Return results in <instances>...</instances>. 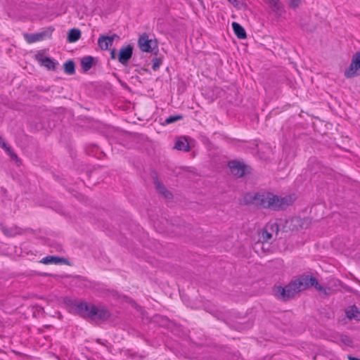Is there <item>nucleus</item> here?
<instances>
[{
    "mask_svg": "<svg viewBox=\"0 0 360 360\" xmlns=\"http://www.w3.org/2000/svg\"><path fill=\"white\" fill-rule=\"evenodd\" d=\"M344 75L347 79L360 75V51L353 55L351 63L345 70Z\"/></svg>",
    "mask_w": 360,
    "mask_h": 360,
    "instance_id": "6",
    "label": "nucleus"
},
{
    "mask_svg": "<svg viewBox=\"0 0 360 360\" xmlns=\"http://www.w3.org/2000/svg\"><path fill=\"white\" fill-rule=\"evenodd\" d=\"M227 165L230 169L231 174L237 178H241L245 174L251 173V168L250 166L237 160L228 162Z\"/></svg>",
    "mask_w": 360,
    "mask_h": 360,
    "instance_id": "5",
    "label": "nucleus"
},
{
    "mask_svg": "<svg viewBox=\"0 0 360 360\" xmlns=\"http://www.w3.org/2000/svg\"><path fill=\"white\" fill-rule=\"evenodd\" d=\"M345 315L349 320L356 321L360 313V309L355 304L350 305L345 309Z\"/></svg>",
    "mask_w": 360,
    "mask_h": 360,
    "instance_id": "14",
    "label": "nucleus"
},
{
    "mask_svg": "<svg viewBox=\"0 0 360 360\" xmlns=\"http://www.w3.org/2000/svg\"><path fill=\"white\" fill-rule=\"evenodd\" d=\"M154 184H155V187H156V188H157L158 191L160 193H161L162 192H163V191H165V188H166L165 187V186H164L161 182H160V181H158V179H156L155 180Z\"/></svg>",
    "mask_w": 360,
    "mask_h": 360,
    "instance_id": "27",
    "label": "nucleus"
},
{
    "mask_svg": "<svg viewBox=\"0 0 360 360\" xmlns=\"http://www.w3.org/2000/svg\"><path fill=\"white\" fill-rule=\"evenodd\" d=\"M82 35V32L78 28H72L70 29L67 35V41L69 43H75L77 41Z\"/></svg>",
    "mask_w": 360,
    "mask_h": 360,
    "instance_id": "17",
    "label": "nucleus"
},
{
    "mask_svg": "<svg viewBox=\"0 0 360 360\" xmlns=\"http://www.w3.org/2000/svg\"><path fill=\"white\" fill-rule=\"evenodd\" d=\"M315 283H312V287H314L315 289L319 292L322 291L323 290V288L322 285H321L319 283V281L316 278V281H315Z\"/></svg>",
    "mask_w": 360,
    "mask_h": 360,
    "instance_id": "29",
    "label": "nucleus"
},
{
    "mask_svg": "<svg viewBox=\"0 0 360 360\" xmlns=\"http://www.w3.org/2000/svg\"><path fill=\"white\" fill-rule=\"evenodd\" d=\"M96 62V58L91 56H86L81 59L80 63L84 72L89 71Z\"/></svg>",
    "mask_w": 360,
    "mask_h": 360,
    "instance_id": "16",
    "label": "nucleus"
},
{
    "mask_svg": "<svg viewBox=\"0 0 360 360\" xmlns=\"http://www.w3.org/2000/svg\"><path fill=\"white\" fill-rule=\"evenodd\" d=\"M0 227L4 234L8 237H14L16 235H20L22 233L20 231H18L19 228L18 226L8 228L4 226L3 224H1Z\"/></svg>",
    "mask_w": 360,
    "mask_h": 360,
    "instance_id": "19",
    "label": "nucleus"
},
{
    "mask_svg": "<svg viewBox=\"0 0 360 360\" xmlns=\"http://www.w3.org/2000/svg\"><path fill=\"white\" fill-rule=\"evenodd\" d=\"M324 316L327 319H331V315H330V312H325L324 313Z\"/></svg>",
    "mask_w": 360,
    "mask_h": 360,
    "instance_id": "37",
    "label": "nucleus"
},
{
    "mask_svg": "<svg viewBox=\"0 0 360 360\" xmlns=\"http://www.w3.org/2000/svg\"><path fill=\"white\" fill-rule=\"evenodd\" d=\"M302 0H288V7L292 9H296L300 6Z\"/></svg>",
    "mask_w": 360,
    "mask_h": 360,
    "instance_id": "25",
    "label": "nucleus"
},
{
    "mask_svg": "<svg viewBox=\"0 0 360 360\" xmlns=\"http://www.w3.org/2000/svg\"><path fill=\"white\" fill-rule=\"evenodd\" d=\"M138 45L143 52L152 53L157 56L159 51L157 41L149 39L147 33H143L139 37Z\"/></svg>",
    "mask_w": 360,
    "mask_h": 360,
    "instance_id": "4",
    "label": "nucleus"
},
{
    "mask_svg": "<svg viewBox=\"0 0 360 360\" xmlns=\"http://www.w3.org/2000/svg\"><path fill=\"white\" fill-rule=\"evenodd\" d=\"M174 148L187 152L190 150L191 148L187 139L185 136H181L176 140Z\"/></svg>",
    "mask_w": 360,
    "mask_h": 360,
    "instance_id": "15",
    "label": "nucleus"
},
{
    "mask_svg": "<svg viewBox=\"0 0 360 360\" xmlns=\"http://www.w3.org/2000/svg\"><path fill=\"white\" fill-rule=\"evenodd\" d=\"M243 200L244 205H255L274 211L285 210L292 203L290 196L280 197L271 192L247 193Z\"/></svg>",
    "mask_w": 360,
    "mask_h": 360,
    "instance_id": "1",
    "label": "nucleus"
},
{
    "mask_svg": "<svg viewBox=\"0 0 360 360\" xmlns=\"http://www.w3.org/2000/svg\"><path fill=\"white\" fill-rule=\"evenodd\" d=\"M40 263H42L44 264H69V261L64 258V257H58V256H53V255H48L44 258L41 259V260L40 261Z\"/></svg>",
    "mask_w": 360,
    "mask_h": 360,
    "instance_id": "12",
    "label": "nucleus"
},
{
    "mask_svg": "<svg viewBox=\"0 0 360 360\" xmlns=\"http://www.w3.org/2000/svg\"><path fill=\"white\" fill-rule=\"evenodd\" d=\"M134 47L131 44L122 46L117 54L118 61L123 65H127L132 57Z\"/></svg>",
    "mask_w": 360,
    "mask_h": 360,
    "instance_id": "9",
    "label": "nucleus"
},
{
    "mask_svg": "<svg viewBox=\"0 0 360 360\" xmlns=\"http://www.w3.org/2000/svg\"><path fill=\"white\" fill-rule=\"evenodd\" d=\"M300 25L301 28L303 30L308 32H313L316 29V27L313 23H310L308 22L301 21Z\"/></svg>",
    "mask_w": 360,
    "mask_h": 360,
    "instance_id": "23",
    "label": "nucleus"
},
{
    "mask_svg": "<svg viewBox=\"0 0 360 360\" xmlns=\"http://www.w3.org/2000/svg\"><path fill=\"white\" fill-rule=\"evenodd\" d=\"M110 58L112 60L117 58V56L116 55V51L115 49H113L110 51Z\"/></svg>",
    "mask_w": 360,
    "mask_h": 360,
    "instance_id": "32",
    "label": "nucleus"
},
{
    "mask_svg": "<svg viewBox=\"0 0 360 360\" xmlns=\"http://www.w3.org/2000/svg\"><path fill=\"white\" fill-rule=\"evenodd\" d=\"M35 59L49 70H56L58 64L54 59L45 56L44 51H38L35 55Z\"/></svg>",
    "mask_w": 360,
    "mask_h": 360,
    "instance_id": "8",
    "label": "nucleus"
},
{
    "mask_svg": "<svg viewBox=\"0 0 360 360\" xmlns=\"http://www.w3.org/2000/svg\"><path fill=\"white\" fill-rule=\"evenodd\" d=\"M184 118V116L182 115H172L169 116L164 122L163 124H170L172 123H174L179 120H181Z\"/></svg>",
    "mask_w": 360,
    "mask_h": 360,
    "instance_id": "22",
    "label": "nucleus"
},
{
    "mask_svg": "<svg viewBox=\"0 0 360 360\" xmlns=\"http://www.w3.org/2000/svg\"><path fill=\"white\" fill-rule=\"evenodd\" d=\"M0 146L6 152V153L13 160H18V155L13 152L12 148L8 146L5 140L0 136Z\"/></svg>",
    "mask_w": 360,
    "mask_h": 360,
    "instance_id": "20",
    "label": "nucleus"
},
{
    "mask_svg": "<svg viewBox=\"0 0 360 360\" xmlns=\"http://www.w3.org/2000/svg\"><path fill=\"white\" fill-rule=\"evenodd\" d=\"M347 359L348 360H360V359L353 356L352 355H347Z\"/></svg>",
    "mask_w": 360,
    "mask_h": 360,
    "instance_id": "36",
    "label": "nucleus"
},
{
    "mask_svg": "<svg viewBox=\"0 0 360 360\" xmlns=\"http://www.w3.org/2000/svg\"><path fill=\"white\" fill-rule=\"evenodd\" d=\"M340 340L347 346H352L353 343L352 338L346 335H342Z\"/></svg>",
    "mask_w": 360,
    "mask_h": 360,
    "instance_id": "26",
    "label": "nucleus"
},
{
    "mask_svg": "<svg viewBox=\"0 0 360 360\" xmlns=\"http://www.w3.org/2000/svg\"><path fill=\"white\" fill-rule=\"evenodd\" d=\"M64 303L74 310L75 314L85 320L105 321L111 316L110 311L103 305L96 306L86 301L70 297H65Z\"/></svg>",
    "mask_w": 360,
    "mask_h": 360,
    "instance_id": "2",
    "label": "nucleus"
},
{
    "mask_svg": "<svg viewBox=\"0 0 360 360\" xmlns=\"http://www.w3.org/2000/svg\"><path fill=\"white\" fill-rule=\"evenodd\" d=\"M207 142H208V140H205V139H204L203 144H204V145H205V143H206Z\"/></svg>",
    "mask_w": 360,
    "mask_h": 360,
    "instance_id": "38",
    "label": "nucleus"
},
{
    "mask_svg": "<svg viewBox=\"0 0 360 360\" xmlns=\"http://www.w3.org/2000/svg\"><path fill=\"white\" fill-rule=\"evenodd\" d=\"M220 89L219 87L207 86L206 88V93L204 94V98L209 99L210 102H212L218 97Z\"/></svg>",
    "mask_w": 360,
    "mask_h": 360,
    "instance_id": "13",
    "label": "nucleus"
},
{
    "mask_svg": "<svg viewBox=\"0 0 360 360\" xmlns=\"http://www.w3.org/2000/svg\"><path fill=\"white\" fill-rule=\"evenodd\" d=\"M266 3L271 7L276 16H282L285 13L284 5L280 0H266Z\"/></svg>",
    "mask_w": 360,
    "mask_h": 360,
    "instance_id": "11",
    "label": "nucleus"
},
{
    "mask_svg": "<svg viewBox=\"0 0 360 360\" xmlns=\"http://www.w3.org/2000/svg\"><path fill=\"white\" fill-rule=\"evenodd\" d=\"M315 281L316 277L312 274H304L292 278L285 286L274 285L272 293L278 300L288 302L300 292L312 287V283H316Z\"/></svg>",
    "mask_w": 360,
    "mask_h": 360,
    "instance_id": "3",
    "label": "nucleus"
},
{
    "mask_svg": "<svg viewBox=\"0 0 360 360\" xmlns=\"http://www.w3.org/2000/svg\"><path fill=\"white\" fill-rule=\"evenodd\" d=\"M41 275L44 276H50V277H56L57 276L56 274H49V273H42V274H41Z\"/></svg>",
    "mask_w": 360,
    "mask_h": 360,
    "instance_id": "34",
    "label": "nucleus"
},
{
    "mask_svg": "<svg viewBox=\"0 0 360 360\" xmlns=\"http://www.w3.org/2000/svg\"><path fill=\"white\" fill-rule=\"evenodd\" d=\"M64 71L66 74L72 75L75 73V63L72 60H68L63 64Z\"/></svg>",
    "mask_w": 360,
    "mask_h": 360,
    "instance_id": "21",
    "label": "nucleus"
},
{
    "mask_svg": "<svg viewBox=\"0 0 360 360\" xmlns=\"http://www.w3.org/2000/svg\"><path fill=\"white\" fill-rule=\"evenodd\" d=\"M53 30L54 29L53 27H49L37 33H25L24 38L29 44L34 43L36 41L44 40L46 38H50Z\"/></svg>",
    "mask_w": 360,
    "mask_h": 360,
    "instance_id": "7",
    "label": "nucleus"
},
{
    "mask_svg": "<svg viewBox=\"0 0 360 360\" xmlns=\"http://www.w3.org/2000/svg\"><path fill=\"white\" fill-rule=\"evenodd\" d=\"M262 236L264 241L268 242L269 240H271L272 238L273 235L271 233L269 232L267 230H264L262 232Z\"/></svg>",
    "mask_w": 360,
    "mask_h": 360,
    "instance_id": "28",
    "label": "nucleus"
},
{
    "mask_svg": "<svg viewBox=\"0 0 360 360\" xmlns=\"http://www.w3.org/2000/svg\"><path fill=\"white\" fill-rule=\"evenodd\" d=\"M330 290V288H323V290L321 291V292H323L324 295H328L329 291Z\"/></svg>",
    "mask_w": 360,
    "mask_h": 360,
    "instance_id": "35",
    "label": "nucleus"
},
{
    "mask_svg": "<svg viewBox=\"0 0 360 360\" xmlns=\"http://www.w3.org/2000/svg\"><path fill=\"white\" fill-rule=\"evenodd\" d=\"M229 2L233 4L235 6H238L242 0H228Z\"/></svg>",
    "mask_w": 360,
    "mask_h": 360,
    "instance_id": "33",
    "label": "nucleus"
},
{
    "mask_svg": "<svg viewBox=\"0 0 360 360\" xmlns=\"http://www.w3.org/2000/svg\"><path fill=\"white\" fill-rule=\"evenodd\" d=\"M269 228L272 231H276V233L279 231V226L276 223L271 224Z\"/></svg>",
    "mask_w": 360,
    "mask_h": 360,
    "instance_id": "31",
    "label": "nucleus"
},
{
    "mask_svg": "<svg viewBox=\"0 0 360 360\" xmlns=\"http://www.w3.org/2000/svg\"><path fill=\"white\" fill-rule=\"evenodd\" d=\"M118 37L116 34H113L111 36L101 35L98 39V45L101 50H108L112 44L114 39Z\"/></svg>",
    "mask_w": 360,
    "mask_h": 360,
    "instance_id": "10",
    "label": "nucleus"
},
{
    "mask_svg": "<svg viewBox=\"0 0 360 360\" xmlns=\"http://www.w3.org/2000/svg\"><path fill=\"white\" fill-rule=\"evenodd\" d=\"M162 56H159L158 57L157 56H155V57L153 58L152 59V62H153V65H152V68L154 71H157L161 64L162 63Z\"/></svg>",
    "mask_w": 360,
    "mask_h": 360,
    "instance_id": "24",
    "label": "nucleus"
},
{
    "mask_svg": "<svg viewBox=\"0 0 360 360\" xmlns=\"http://www.w3.org/2000/svg\"><path fill=\"white\" fill-rule=\"evenodd\" d=\"M160 194L163 195L166 198L170 199L172 198V194L171 192L167 191L166 188L163 192H162Z\"/></svg>",
    "mask_w": 360,
    "mask_h": 360,
    "instance_id": "30",
    "label": "nucleus"
},
{
    "mask_svg": "<svg viewBox=\"0 0 360 360\" xmlns=\"http://www.w3.org/2000/svg\"><path fill=\"white\" fill-rule=\"evenodd\" d=\"M232 28L236 36L240 39H244L247 37L246 32L243 27L236 22H232Z\"/></svg>",
    "mask_w": 360,
    "mask_h": 360,
    "instance_id": "18",
    "label": "nucleus"
}]
</instances>
